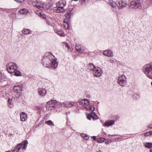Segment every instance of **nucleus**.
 <instances>
[{
	"label": "nucleus",
	"instance_id": "nucleus-1",
	"mask_svg": "<svg viewBox=\"0 0 152 152\" xmlns=\"http://www.w3.org/2000/svg\"><path fill=\"white\" fill-rule=\"evenodd\" d=\"M54 56L51 53H48L45 54V57L42 60V62L44 66L46 65V67H48L51 65L55 69L56 68L58 64L56 60L53 59Z\"/></svg>",
	"mask_w": 152,
	"mask_h": 152
},
{
	"label": "nucleus",
	"instance_id": "nucleus-2",
	"mask_svg": "<svg viewBox=\"0 0 152 152\" xmlns=\"http://www.w3.org/2000/svg\"><path fill=\"white\" fill-rule=\"evenodd\" d=\"M73 12L72 10H71L69 12H67L65 15L66 18L63 20V25L66 29H68L69 28V25L68 22L70 20V17L73 14Z\"/></svg>",
	"mask_w": 152,
	"mask_h": 152
},
{
	"label": "nucleus",
	"instance_id": "nucleus-3",
	"mask_svg": "<svg viewBox=\"0 0 152 152\" xmlns=\"http://www.w3.org/2000/svg\"><path fill=\"white\" fill-rule=\"evenodd\" d=\"M143 72L146 76L152 79V66L148 64L145 65L143 68Z\"/></svg>",
	"mask_w": 152,
	"mask_h": 152
},
{
	"label": "nucleus",
	"instance_id": "nucleus-4",
	"mask_svg": "<svg viewBox=\"0 0 152 152\" xmlns=\"http://www.w3.org/2000/svg\"><path fill=\"white\" fill-rule=\"evenodd\" d=\"M17 66L15 63L10 62L7 64V70L10 73L14 72L17 70Z\"/></svg>",
	"mask_w": 152,
	"mask_h": 152
},
{
	"label": "nucleus",
	"instance_id": "nucleus-5",
	"mask_svg": "<svg viewBox=\"0 0 152 152\" xmlns=\"http://www.w3.org/2000/svg\"><path fill=\"white\" fill-rule=\"evenodd\" d=\"M92 66L93 68L92 70L94 75L97 77H100L103 73L101 69L99 67H96L93 64H92Z\"/></svg>",
	"mask_w": 152,
	"mask_h": 152
},
{
	"label": "nucleus",
	"instance_id": "nucleus-6",
	"mask_svg": "<svg viewBox=\"0 0 152 152\" xmlns=\"http://www.w3.org/2000/svg\"><path fill=\"white\" fill-rule=\"evenodd\" d=\"M142 0H133L130 2L129 7L130 8L136 9L140 7Z\"/></svg>",
	"mask_w": 152,
	"mask_h": 152
},
{
	"label": "nucleus",
	"instance_id": "nucleus-7",
	"mask_svg": "<svg viewBox=\"0 0 152 152\" xmlns=\"http://www.w3.org/2000/svg\"><path fill=\"white\" fill-rule=\"evenodd\" d=\"M32 4L34 6L40 10H43L45 9L44 3L43 2L35 1L33 2Z\"/></svg>",
	"mask_w": 152,
	"mask_h": 152
},
{
	"label": "nucleus",
	"instance_id": "nucleus-8",
	"mask_svg": "<svg viewBox=\"0 0 152 152\" xmlns=\"http://www.w3.org/2000/svg\"><path fill=\"white\" fill-rule=\"evenodd\" d=\"M125 76L124 75H122L120 77H118V82L121 86H122L123 84L126 83Z\"/></svg>",
	"mask_w": 152,
	"mask_h": 152
},
{
	"label": "nucleus",
	"instance_id": "nucleus-9",
	"mask_svg": "<svg viewBox=\"0 0 152 152\" xmlns=\"http://www.w3.org/2000/svg\"><path fill=\"white\" fill-rule=\"evenodd\" d=\"M78 102L80 105L86 108H87V106L89 104V102L86 99L81 100L78 101Z\"/></svg>",
	"mask_w": 152,
	"mask_h": 152
},
{
	"label": "nucleus",
	"instance_id": "nucleus-10",
	"mask_svg": "<svg viewBox=\"0 0 152 152\" xmlns=\"http://www.w3.org/2000/svg\"><path fill=\"white\" fill-rule=\"evenodd\" d=\"M54 7L53 10L54 11L56 12H62L64 11V8H63L62 7H59V6Z\"/></svg>",
	"mask_w": 152,
	"mask_h": 152
},
{
	"label": "nucleus",
	"instance_id": "nucleus-11",
	"mask_svg": "<svg viewBox=\"0 0 152 152\" xmlns=\"http://www.w3.org/2000/svg\"><path fill=\"white\" fill-rule=\"evenodd\" d=\"M20 118L21 121H24L27 119V115L25 113L22 112L20 114Z\"/></svg>",
	"mask_w": 152,
	"mask_h": 152
},
{
	"label": "nucleus",
	"instance_id": "nucleus-12",
	"mask_svg": "<svg viewBox=\"0 0 152 152\" xmlns=\"http://www.w3.org/2000/svg\"><path fill=\"white\" fill-rule=\"evenodd\" d=\"M23 89V88L21 86H17L14 87V92L17 93H20Z\"/></svg>",
	"mask_w": 152,
	"mask_h": 152
},
{
	"label": "nucleus",
	"instance_id": "nucleus-13",
	"mask_svg": "<svg viewBox=\"0 0 152 152\" xmlns=\"http://www.w3.org/2000/svg\"><path fill=\"white\" fill-rule=\"evenodd\" d=\"M126 3L125 2L122 1H119L117 4V6L120 8H122L126 7Z\"/></svg>",
	"mask_w": 152,
	"mask_h": 152
},
{
	"label": "nucleus",
	"instance_id": "nucleus-14",
	"mask_svg": "<svg viewBox=\"0 0 152 152\" xmlns=\"http://www.w3.org/2000/svg\"><path fill=\"white\" fill-rule=\"evenodd\" d=\"M66 4V1L64 0H61L59 1L58 3L57 4V6H59V7L64 8V7Z\"/></svg>",
	"mask_w": 152,
	"mask_h": 152
},
{
	"label": "nucleus",
	"instance_id": "nucleus-15",
	"mask_svg": "<svg viewBox=\"0 0 152 152\" xmlns=\"http://www.w3.org/2000/svg\"><path fill=\"white\" fill-rule=\"evenodd\" d=\"M38 91L39 94L42 96L45 95L46 93V91L45 89L39 88L38 89Z\"/></svg>",
	"mask_w": 152,
	"mask_h": 152
},
{
	"label": "nucleus",
	"instance_id": "nucleus-16",
	"mask_svg": "<svg viewBox=\"0 0 152 152\" xmlns=\"http://www.w3.org/2000/svg\"><path fill=\"white\" fill-rule=\"evenodd\" d=\"M103 54L104 55L109 57L112 56L113 53L111 50H106L103 52Z\"/></svg>",
	"mask_w": 152,
	"mask_h": 152
},
{
	"label": "nucleus",
	"instance_id": "nucleus-17",
	"mask_svg": "<svg viewBox=\"0 0 152 152\" xmlns=\"http://www.w3.org/2000/svg\"><path fill=\"white\" fill-rule=\"evenodd\" d=\"M115 123L114 120H110L108 121H106L104 124L105 126H110L113 125Z\"/></svg>",
	"mask_w": 152,
	"mask_h": 152
},
{
	"label": "nucleus",
	"instance_id": "nucleus-18",
	"mask_svg": "<svg viewBox=\"0 0 152 152\" xmlns=\"http://www.w3.org/2000/svg\"><path fill=\"white\" fill-rule=\"evenodd\" d=\"M22 146L21 143L19 144L15 147L14 149L13 150V152H17L18 151Z\"/></svg>",
	"mask_w": 152,
	"mask_h": 152
},
{
	"label": "nucleus",
	"instance_id": "nucleus-19",
	"mask_svg": "<svg viewBox=\"0 0 152 152\" xmlns=\"http://www.w3.org/2000/svg\"><path fill=\"white\" fill-rule=\"evenodd\" d=\"M64 104L66 107H72V105L74 104V102H64Z\"/></svg>",
	"mask_w": 152,
	"mask_h": 152
},
{
	"label": "nucleus",
	"instance_id": "nucleus-20",
	"mask_svg": "<svg viewBox=\"0 0 152 152\" xmlns=\"http://www.w3.org/2000/svg\"><path fill=\"white\" fill-rule=\"evenodd\" d=\"M94 115L96 116V115L94 113L92 112L91 114H89L87 115V118L89 120H90L91 118L93 119H96V118L94 117Z\"/></svg>",
	"mask_w": 152,
	"mask_h": 152
},
{
	"label": "nucleus",
	"instance_id": "nucleus-21",
	"mask_svg": "<svg viewBox=\"0 0 152 152\" xmlns=\"http://www.w3.org/2000/svg\"><path fill=\"white\" fill-rule=\"evenodd\" d=\"M109 3L110 5L113 8L117 6V4L115 2L113 1L112 0H110L109 1Z\"/></svg>",
	"mask_w": 152,
	"mask_h": 152
},
{
	"label": "nucleus",
	"instance_id": "nucleus-22",
	"mask_svg": "<svg viewBox=\"0 0 152 152\" xmlns=\"http://www.w3.org/2000/svg\"><path fill=\"white\" fill-rule=\"evenodd\" d=\"M31 31L28 29L24 28L23 30L22 31V33L25 35L31 33Z\"/></svg>",
	"mask_w": 152,
	"mask_h": 152
},
{
	"label": "nucleus",
	"instance_id": "nucleus-23",
	"mask_svg": "<svg viewBox=\"0 0 152 152\" xmlns=\"http://www.w3.org/2000/svg\"><path fill=\"white\" fill-rule=\"evenodd\" d=\"M144 145L145 148H150L152 147V143L147 142L145 143Z\"/></svg>",
	"mask_w": 152,
	"mask_h": 152
},
{
	"label": "nucleus",
	"instance_id": "nucleus-24",
	"mask_svg": "<svg viewBox=\"0 0 152 152\" xmlns=\"http://www.w3.org/2000/svg\"><path fill=\"white\" fill-rule=\"evenodd\" d=\"M77 47H76V50L79 52L80 53H82L84 50V48L83 46H81L80 48H77Z\"/></svg>",
	"mask_w": 152,
	"mask_h": 152
},
{
	"label": "nucleus",
	"instance_id": "nucleus-25",
	"mask_svg": "<svg viewBox=\"0 0 152 152\" xmlns=\"http://www.w3.org/2000/svg\"><path fill=\"white\" fill-rule=\"evenodd\" d=\"M28 10L26 9H22L20 10L19 12L21 14H26V13L27 12Z\"/></svg>",
	"mask_w": 152,
	"mask_h": 152
},
{
	"label": "nucleus",
	"instance_id": "nucleus-26",
	"mask_svg": "<svg viewBox=\"0 0 152 152\" xmlns=\"http://www.w3.org/2000/svg\"><path fill=\"white\" fill-rule=\"evenodd\" d=\"M57 103V101L55 100H51L48 102L47 103V104L50 105L51 104H55Z\"/></svg>",
	"mask_w": 152,
	"mask_h": 152
},
{
	"label": "nucleus",
	"instance_id": "nucleus-27",
	"mask_svg": "<svg viewBox=\"0 0 152 152\" xmlns=\"http://www.w3.org/2000/svg\"><path fill=\"white\" fill-rule=\"evenodd\" d=\"M56 33L59 35L63 36H64L65 35V34L64 32L61 30L57 31H56Z\"/></svg>",
	"mask_w": 152,
	"mask_h": 152
},
{
	"label": "nucleus",
	"instance_id": "nucleus-28",
	"mask_svg": "<svg viewBox=\"0 0 152 152\" xmlns=\"http://www.w3.org/2000/svg\"><path fill=\"white\" fill-rule=\"evenodd\" d=\"M23 149H26V147L28 144V141L27 140H25L23 142Z\"/></svg>",
	"mask_w": 152,
	"mask_h": 152
},
{
	"label": "nucleus",
	"instance_id": "nucleus-29",
	"mask_svg": "<svg viewBox=\"0 0 152 152\" xmlns=\"http://www.w3.org/2000/svg\"><path fill=\"white\" fill-rule=\"evenodd\" d=\"M105 139L103 137H99L97 139V141L98 142H102L104 141Z\"/></svg>",
	"mask_w": 152,
	"mask_h": 152
},
{
	"label": "nucleus",
	"instance_id": "nucleus-30",
	"mask_svg": "<svg viewBox=\"0 0 152 152\" xmlns=\"http://www.w3.org/2000/svg\"><path fill=\"white\" fill-rule=\"evenodd\" d=\"M14 72V75L15 76H19L21 75V73L18 71H16Z\"/></svg>",
	"mask_w": 152,
	"mask_h": 152
},
{
	"label": "nucleus",
	"instance_id": "nucleus-31",
	"mask_svg": "<svg viewBox=\"0 0 152 152\" xmlns=\"http://www.w3.org/2000/svg\"><path fill=\"white\" fill-rule=\"evenodd\" d=\"M45 123L49 125H52L54 126V124L53 122L50 120H49L45 122Z\"/></svg>",
	"mask_w": 152,
	"mask_h": 152
},
{
	"label": "nucleus",
	"instance_id": "nucleus-32",
	"mask_svg": "<svg viewBox=\"0 0 152 152\" xmlns=\"http://www.w3.org/2000/svg\"><path fill=\"white\" fill-rule=\"evenodd\" d=\"M5 79V77L2 76L1 73L0 72V82L4 80Z\"/></svg>",
	"mask_w": 152,
	"mask_h": 152
},
{
	"label": "nucleus",
	"instance_id": "nucleus-33",
	"mask_svg": "<svg viewBox=\"0 0 152 152\" xmlns=\"http://www.w3.org/2000/svg\"><path fill=\"white\" fill-rule=\"evenodd\" d=\"M45 6L47 9H50L52 7V5L50 3H48L46 4Z\"/></svg>",
	"mask_w": 152,
	"mask_h": 152
},
{
	"label": "nucleus",
	"instance_id": "nucleus-34",
	"mask_svg": "<svg viewBox=\"0 0 152 152\" xmlns=\"http://www.w3.org/2000/svg\"><path fill=\"white\" fill-rule=\"evenodd\" d=\"M63 46H65L66 48H67L68 49H70V46L66 42H64L63 43Z\"/></svg>",
	"mask_w": 152,
	"mask_h": 152
},
{
	"label": "nucleus",
	"instance_id": "nucleus-35",
	"mask_svg": "<svg viewBox=\"0 0 152 152\" xmlns=\"http://www.w3.org/2000/svg\"><path fill=\"white\" fill-rule=\"evenodd\" d=\"M133 97L134 99H137L139 98L140 96L138 94H135L133 95Z\"/></svg>",
	"mask_w": 152,
	"mask_h": 152
},
{
	"label": "nucleus",
	"instance_id": "nucleus-36",
	"mask_svg": "<svg viewBox=\"0 0 152 152\" xmlns=\"http://www.w3.org/2000/svg\"><path fill=\"white\" fill-rule=\"evenodd\" d=\"M81 136L86 140H87L89 138V137L87 135L84 134H82Z\"/></svg>",
	"mask_w": 152,
	"mask_h": 152
},
{
	"label": "nucleus",
	"instance_id": "nucleus-37",
	"mask_svg": "<svg viewBox=\"0 0 152 152\" xmlns=\"http://www.w3.org/2000/svg\"><path fill=\"white\" fill-rule=\"evenodd\" d=\"M86 109L88 110H91L93 111L94 110L95 107L93 106L92 107V106H89V108H87Z\"/></svg>",
	"mask_w": 152,
	"mask_h": 152
},
{
	"label": "nucleus",
	"instance_id": "nucleus-38",
	"mask_svg": "<svg viewBox=\"0 0 152 152\" xmlns=\"http://www.w3.org/2000/svg\"><path fill=\"white\" fill-rule=\"evenodd\" d=\"M12 100L10 99H8V103L9 104V106H10V107H11V102L12 101Z\"/></svg>",
	"mask_w": 152,
	"mask_h": 152
},
{
	"label": "nucleus",
	"instance_id": "nucleus-39",
	"mask_svg": "<svg viewBox=\"0 0 152 152\" xmlns=\"http://www.w3.org/2000/svg\"><path fill=\"white\" fill-rule=\"evenodd\" d=\"M54 106H50L48 108V110H51V109H54Z\"/></svg>",
	"mask_w": 152,
	"mask_h": 152
},
{
	"label": "nucleus",
	"instance_id": "nucleus-40",
	"mask_svg": "<svg viewBox=\"0 0 152 152\" xmlns=\"http://www.w3.org/2000/svg\"><path fill=\"white\" fill-rule=\"evenodd\" d=\"M15 1L19 3H22L25 0H15Z\"/></svg>",
	"mask_w": 152,
	"mask_h": 152
},
{
	"label": "nucleus",
	"instance_id": "nucleus-41",
	"mask_svg": "<svg viewBox=\"0 0 152 152\" xmlns=\"http://www.w3.org/2000/svg\"><path fill=\"white\" fill-rule=\"evenodd\" d=\"M36 14H38L39 13V16H41L42 15V14L40 12H39L38 11H37L36 12Z\"/></svg>",
	"mask_w": 152,
	"mask_h": 152
},
{
	"label": "nucleus",
	"instance_id": "nucleus-42",
	"mask_svg": "<svg viewBox=\"0 0 152 152\" xmlns=\"http://www.w3.org/2000/svg\"><path fill=\"white\" fill-rule=\"evenodd\" d=\"M150 135V134H149V132L145 133V136H147L148 135Z\"/></svg>",
	"mask_w": 152,
	"mask_h": 152
},
{
	"label": "nucleus",
	"instance_id": "nucleus-43",
	"mask_svg": "<svg viewBox=\"0 0 152 152\" xmlns=\"http://www.w3.org/2000/svg\"><path fill=\"white\" fill-rule=\"evenodd\" d=\"M148 128H152V124L148 125Z\"/></svg>",
	"mask_w": 152,
	"mask_h": 152
},
{
	"label": "nucleus",
	"instance_id": "nucleus-44",
	"mask_svg": "<svg viewBox=\"0 0 152 152\" xmlns=\"http://www.w3.org/2000/svg\"><path fill=\"white\" fill-rule=\"evenodd\" d=\"M77 47V48H80V45H76L75 46V48H76V47Z\"/></svg>",
	"mask_w": 152,
	"mask_h": 152
},
{
	"label": "nucleus",
	"instance_id": "nucleus-45",
	"mask_svg": "<svg viewBox=\"0 0 152 152\" xmlns=\"http://www.w3.org/2000/svg\"><path fill=\"white\" fill-rule=\"evenodd\" d=\"M148 1L151 4H152V0H148Z\"/></svg>",
	"mask_w": 152,
	"mask_h": 152
},
{
	"label": "nucleus",
	"instance_id": "nucleus-46",
	"mask_svg": "<svg viewBox=\"0 0 152 152\" xmlns=\"http://www.w3.org/2000/svg\"><path fill=\"white\" fill-rule=\"evenodd\" d=\"M149 134H152V131H150L149 132Z\"/></svg>",
	"mask_w": 152,
	"mask_h": 152
},
{
	"label": "nucleus",
	"instance_id": "nucleus-47",
	"mask_svg": "<svg viewBox=\"0 0 152 152\" xmlns=\"http://www.w3.org/2000/svg\"><path fill=\"white\" fill-rule=\"evenodd\" d=\"M93 138L94 139V140L96 139V136H94L93 137Z\"/></svg>",
	"mask_w": 152,
	"mask_h": 152
},
{
	"label": "nucleus",
	"instance_id": "nucleus-48",
	"mask_svg": "<svg viewBox=\"0 0 152 152\" xmlns=\"http://www.w3.org/2000/svg\"><path fill=\"white\" fill-rule=\"evenodd\" d=\"M97 152H103L101 151L100 150H99V151H97Z\"/></svg>",
	"mask_w": 152,
	"mask_h": 152
},
{
	"label": "nucleus",
	"instance_id": "nucleus-49",
	"mask_svg": "<svg viewBox=\"0 0 152 152\" xmlns=\"http://www.w3.org/2000/svg\"><path fill=\"white\" fill-rule=\"evenodd\" d=\"M150 152H152V150L150 149Z\"/></svg>",
	"mask_w": 152,
	"mask_h": 152
},
{
	"label": "nucleus",
	"instance_id": "nucleus-50",
	"mask_svg": "<svg viewBox=\"0 0 152 152\" xmlns=\"http://www.w3.org/2000/svg\"><path fill=\"white\" fill-rule=\"evenodd\" d=\"M151 85H152V82H151Z\"/></svg>",
	"mask_w": 152,
	"mask_h": 152
}]
</instances>
